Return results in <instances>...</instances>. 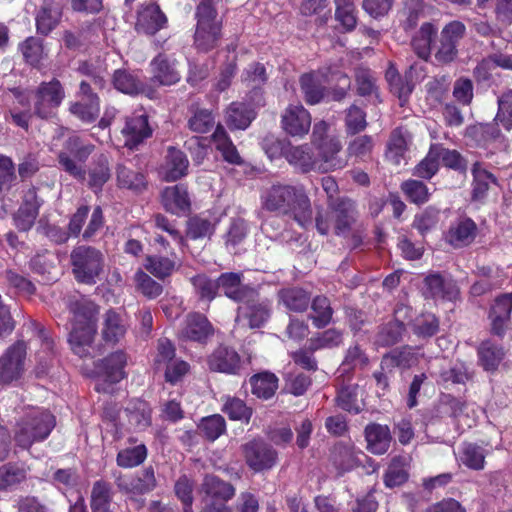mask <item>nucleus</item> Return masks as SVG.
<instances>
[{"instance_id": "f257e3e1", "label": "nucleus", "mask_w": 512, "mask_h": 512, "mask_svg": "<svg viewBox=\"0 0 512 512\" xmlns=\"http://www.w3.org/2000/svg\"><path fill=\"white\" fill-rule=\"evenodd\" d=\"M261 207L277 215L289 216L302 228L312 224V207L302 185L275 182L261 191Z\"/></svg>"}, {"instance_id": "f03ea898", "label": "nucleus", "mask_w": 512, "mask_h": 512, "mask_svg": "<svg viewBox=\"0 0 512 512\" xmlns=\"http://www.w3.org/2000/svg\"><path fill=\"white\" fill-rule=\"evenodd\" d=\"M69 310L73 314L72 329L68 338L70 347L79 357H87L91 354L97 332L98 306L86 298H81L71 301Z\"/></svg>"}, {"instance_id": "7ed1b4c3", "label": "nucleus", "mask_w": 512, "mask_h": 512, "mask_svg": "<svg viewBox=\"0 0 512 512\" xmlns=\"http://www.w3.org/2000/svg\"><path fill=\"white\" fill-rule=\"evenodd\" d=\"M55 427V417L48 411L36 409L19 424L15 432L16 443L28 449L34 442L45 440Z\"/></svg>"}, {"instance_id": "20e7f679", "label": "nucleus", "mask_w": 512, "mask_h": 512, "mask_svg": "<svg viewBox=\"0 0 512 512\" xmlns=\"http://www.w3.org/2000/svg\"><path fill=\"white\" fill-rule=\"evenodd\" d=\"M219 0H203L197 7V28L194 42L198 50L206 52L213 49L219 38L221 25L214 5Z\"/></svg>"}, {"instance_id": "39448f33", "label": "nucleus", "mask_w": 512, "mask_h": 512, "mask_svg": "<svg viewBox=\"0 0 512 512\" xmlns=\"http://www.w3.org/2000/svg\"><path fill=\"white\" fill-rule=\"evenodd\" d=\"M73 274L78 282L95 284L104 268V255L94 247L81 245L71 252Z\"/></svg>"}, {"instance_id": "423d86ee", "label": "nucleus", "mask_w": 512, "mask_h": 512, "mask_svg": "<svg viewBox=\"0 0 512 512\" xmlns=\"http://www.w3.org/2000/svg\"><path fill=\"white\" fill-rule=\"evenodd\" d=\"M466 34V26L458 20L447 23L434 44V57L439 64L453 62L458 55V45Z\"/></svg>"}, {"instance_id": "0eeeda50", "label": "nucleus", "mask_w": 512, "mask_h": 512, "mask_svg": "<svg viewBox=\"0 0 512 512\" xmlns=\"http://www.w3.org/2000/svg\"><path fill=\"white\" fill-rule=\"evenodd\" d=\"M329 125L325 121L316 122L313 126L311 145L320 154L322 162L328 163L330 167H345L347 161L338 156L342 149L340 140L337 137L328 135Z\"/></svg>"}, {"instance_id": "6e6552de", "label": "nucleus", "mask_w": 512, "mask_h": 512, "mask_svg": "<svg viewBox=\"0 0 512 512\" xmlns=\"http://www.w3.org/2000/svg\"><path fill=\"white\" fill-rule=\"evenodd\" d=\"M467 136L475 142L477 147L484 149L487 155L507 152L510 148L509 139L497 124H476L467 129Z\"/></svg>"}, {"instance_id": "1a4fd4ad", "label": "nucleus", "mask_w": 512, "mask_h": 512, "mask_svg": "<svg viewBox=\"0 0 512 512\" xmlns=\"http://www.w3.org/2000/svg\"><path fill=\"white\" fill-rule=\"evenodd\" d=\"M286 160L297 171L309 173L311 171L328 172L330 170L342 169L343 167H330L328 163L322 162L320 154H315L312 145H292L286 151Z\"/></svg>"}, {"instance_id": "9d476101", "label": "nucleus", "mask_w": 512, "mask_h": 512, "mask_svg": "<svg viewBox=\"0 0 512 512\" xmlns=\"http://www.w3.org/2000/svg\"><path fill=\"white\" fill-rule=\"evenodd\" d=\"M65 97L64 89L57 79L42 82L33 93L34 111L41 118L51 116Z\"/></svg>"}, {"instance_id": "9b49d317", "label": "nucleus", "mask_w": 512, "mask_h": 512, "mask_svg": "<svg viewBox=\"0 0 512 512\" xmlns=\"http://www.w3.org/2000/svg\"><path fill=\"white\" fill-rule=\"evenodd\" d=\"M333 65H325L317 71L303 74L300 77L301 91L308 104L319 103L324 96V83L334 80L336 72Z\"/></svg>"}, {"instance_id": "f8f14e48", "label": "nucleus", "mask_w": 512, "mask_h": 512, "mask_svg": "<svg viewBox=\"0 0 512 512\" xmlns=\"http://www.w3.org/2000/svg\"><path fill=\"white\" fill-rule=\"evenodd\" d=\"M26 345L17 342L0 357V385L10 384L20 379L24 372Z\"/></svg>"}, {"instance_id": "ddd939ff", "label": "nucleus", "mask_w": 512, "mask_h": 512, "mask_svg": "<svg viewBox=\"0 0 512 512\" xmlns=\"http://www.w3.org/2000/svg\"><path fill=\"white\" fill-rule=\"evenodd\" d=\"M247 465L255 472L271 469L277 462V452L263 441H251L243 446Z\"/></svg>"}, {"instance_id": "4468645a", "label": "nucleus", "mask_w": 512, "mask_h": 512, "mask_svg": "<svg viewBox=\"0 0 512 512\" xmlns=\"http://www.w3.org/2000/svg\"><path fill=\"white\" fill-rule=\"evenodd\" d=\"M239 306L236 322H247L250 328H258L265 324L271 313V303L268 300H256L249 296Z\"/></svg>"}, {"instance_id": "2eb2a0df", "label": "nucleus", "mask_w": 512, "mask_h": 512, "mask_svg": "<svg viewBox=\"0 0 512 512\" xmlns=\"http://www.w3.org/2000/svg\"><path fill=\"white\" fill-rule=\"evenodd\" d=\"M121 133L125 139L126 147L130 149L137 147L152 135L148 116L143 111H136L131 116L126 117Z\"/></svg>"}, {"instance_id": "dca6fc26", "label": "nucleus", "mask_w": 512, "mask_h": 512, "mask_svg": "<svg viewBox=\"0 0 512 512\" xmlns=\"http://www.w3.org/2000/svg\"><path fill=\"white\" fill-rule=\"evenodd\" d=\"M311 115L301 104L289 105L281 119L283 130L292 137L303 138L310 130Z\"/></svg>"}, {"instance_id": "f3484780", "label": "nucleus", "mask_w": 512, "mask_h": 512, "mask_svg": "<svg viewBox=\"0 0 512 512\" xmlns=\"http://www.w3.org/2000/svg\"><path fill=\"white\" fill-rule=\"evenodd\" d=\"M213 334L214 328L210 321L197 312L186 316L179 331L180 338L198 343H205Z\"/></svg>"}, {"instance_id": "a211bd4d", "label": "nucleus", "mask_w": 512, "mask_h": 512, "mask_svg": "<svg viewBox=\"0 0 512 512\" xmlns=\"http://www.w3.org/2000/svg\"><path fill=\"white\" fill-rule=\"evenodd\" d=\"M423 295L425 298L453 301L459 295L457 284L451 278L439 273H431L424 279Z\"/></svg>"}, {"instance_id": "6ab92c4d", "label": "nucleus", "mask_w": 512, "mask_h": 512, "mask_svg": "<svg viewBox=\"0 0 512 512\" xmlns=\"http://www.w3.org/2000/svg\"><path fill=\"white\" fill-rule=\"evenodd\" d=\"M129 327L126 315L115 309H109L103 315L101 336L107 344L119 343L127 333Z\"/></svg>"}, {"instance_id": "aec40b11", "label": "nucleus", "mask_w": 512, "mask_h": 512, "mask_svg": "<svg viewBox=\"0 0 512 512\" xmlns=\"http://www.w3.org/2000/svg\"><path fill=\"white\" fill-rule=\"evenodd\" d=\"M511 312L512 293L503 294L496 298L489 314L493 334L502 337L510 328Z\"/></svg>"}, {"instance_id": "412c9836", "label": "nucleus", "mask_w": 512, "mask_h": 512, "mask_svg": "<svg viewBox=\"0 0 512 512\" xmlns=\"http://www.w3.org/2000/svg\"><path fill=\"white\" fill-rule=\"evenodd\" d=\"M167 18L156 3L143 5L138 12L136 30L138 32L154 35L165 27Z\"/></svg>"}, {"instance_id": "4be33fe9", "label": "nucleus", "mask_w": 512, "mask_h": 512, "mask_svg": "<svg viewBox=\"0 0 512 512\" xmlns=\"http://www.w3.org/2000/svg\"><path fill=\"white\" fill-rule=\"evenodd\" d=\"M208 366L212 371L238 374L241 369L240 356L234 349L220 346L209 356Z\"/></svg>"}, {"instance_id": "5701e85b", "label": "nucleus", "mask_w": 512, "mask_h": 512, "mask_svg": "<svg viewBox=\"0 0 512 512\" xmlns=\"http://www.w3.org/2000/svg\"><path fill=\"white\" fill-rule=\"evenodd\" d=\"M119 419L127 420L128 429L144 430L151 424V409L147 402L135 399L129 402Z\"/></svg>"}, {"instance_id": "b1692460", "label": "nucleus", "mask_w": 512, "mask_h": 512, "mask_svg": "<svg viewBox=\"0 0 512 512\" xmlns=\"http://www.w3.org/2000/svg\"><path fill=\"white\" fill-rule=\"evenodd\" d=\"M121 490L134 495H142L156 487V478L152 467L145 468L135 476L121 478L118 481Z\"/></svg>"}, {"instance_id": "393cba45", "label": "nucleus", "mask_w": 512, "mask_h": 512, "mask_svg": "<svg viewBox=\"0 0 512 512\" xmlns=\"http://www.w3.org/2000/svg\"><path fill=\"white\" fill-rule=\"evenodd\" d=\"M188 165V159L182 151L169 147L165 164L161 170L163 179L167 182H173L182 178L187 174Z\"/></svg>"}, {"instance_id": "a878e982", "label": "nucleus", "mask_w": 512, "mask_h": 512, "mask_svg": "<svg viewBox=\"0 0 512 512\" xmlns=\"http://www.w3.org/2000/svg\"><path fill=\"white\" fill-rule=\"evenodd\" d=\"M217 289H221L224 294L237 302H244L249 296L255 295L253 289L241 284V274L223 273L217 279Z\"/></svg>"}, {"instance_id": "bb28decb", "label": "nucleus", "mask_w": 512, "mask_h": 512, "mask_svg": "<svg viewBox=\"0 0 512 512\" xmlns=\"http://www.w3.org/2000/svg\"><path fill=\"white\" fill-rule=\"evenodd\" d=\"M126 363V354L123 351H117L101 361L98 365V371L105 382L117 383L125 377L124 367Z\"/></svg>"}, {"instance_id": "cd10ccee", "label": "nucleus", "mask_w": 512, "mask_h": 512, "mask_svg": "<svg viewBox=\"0 0 512 512\" xmlns=\"http://www.w3.org/2000/svg\"><path fill=\"white\" fill-rule=\"evenodd\" d=\"M60 17V6L54 0H41L35 18L37 32L48 35L58 25Z\"/></svg>"}, {"instance_id": "c85d7f7f", "label": "nucleus", "mask_w": 512, "mask_h": 512, "mask_svg": "<svg viewBox=\"0 0 512 512\" xmlns=\"http://www.w3.org/2000/svg\"><path fill=\"white\" fill-rule=\"evenodd\" d=\"M151 71L154 82L160 85H173L180 80V74L176 68V62L171 61L165 54H158L151 61Z\"/></svg>"}, {"instance_id": "c756f323", "label": "nucleus", "mask_w": 512, "mask_h": 512, "mask_svg": "<svg viewBox=\"0 0 512 512\" xmlns=\"http://www.w3.org/2000/svg\"><path fill=\"white\" fill-rule=\"evenodd\" d=\"M367 449L376 455L386 453L391 443V432L387 425L370 424L365 428Z\"/></svg>"}, {"instance_id": "7c9ffc66", "label": "nucleus", "mask_w": 512, "mask_h": 512, "mask_svg": "<svg viewBox=\"0 0 512 512\" xmlns=\"http://www.w3.org/2000/svg\"><path fill=\"white\" fill-rule=\"evenodd\" d=\"M201 491L207 497L226 504L235 496L236 489L231 483L217 476L207 475L201 484Z\"/></svg>"}, {"instance_id": "2f4dec72", "label": "nucleus", "mask_w": 512, "mask_h": 512, "mask_svg": "<svg viewBox=\"0 0 512 512\" xmlns=\"http://www.w3.org/2000/svg\"><path fill=\"white\" fill-rule=\"evenodd\" d=\"M477 226L469 218L461 219L451 225L446 239L453 247L460 248L469 245L475 238Z\"/></svg>"}, {"instance_id": "473e14b6", "label": "nucleus", "mask_w": 512, "mask_h": 512, "mask_svg": "<svg viewBox=\"0 0 512 512\" xmlns=\"http://www.w3.org/2000/svg\"><path fill=\"white\" fill-rule=\"evenodd\" d=\"M162 203L166 211L179 215L190 207L187 190L179 185L167 187L162 192Z\"/></svg>"}, {"instance_id": "72a5a7b5", "label": "nucleus", "mask_w": 512, "mask_h": 512, "mask_svg": "<svg viewBox=\"0 0 512 512\" xmlns=\"http://www.w3.org/2000/svg\"><path fill=\"white\" fill-rule=\"evenodd\" d=\"M437 27L430 23H423L418 32L413 36L411 45L418 57L428 60L431 55L432 42L437 35Z\"/></svg>"}, {"instance_id": "f704fd0d", "label": "nucleus", "mask_w": 512, "mask_h": 512, "mask_svg": "<svg viewBox=\"0 0 512 512\" xmlns=\"http://www.w3.org/2000/svg\"><path fill=\"white\" fill-rule=\"evenodd\" d=\"M410 140V135L406 131L395 129L387 142L386 159L394 165H399L405 158Z\"/></svg>"}, {"instance_id": "c9c22d12", "label": "nucleus", "mask_w": 512, "mask_h": 512, "mask_svg": "<svg viewBox=\"0 0 512 512\" xmlns=\"http://www.w3.org/2000/svg\"><path fill=\"white\" fill-rule=\"evenodd\" d=\"M213 142L216 149L221 153L223 159L233 165L243 164L236 146L233 144L231 139L228 137L225 129L222 126H217L213 135Z\"/></svg>"}, {"instance_id": "e433bc0d", "label": "nucleus", "mask_w": 512, "mask_h": 512, "mask_svg": "<svg viewBox=\"0 0 512 512\" xmlns=\"http://www.w3.org/2000/svg\"><path fill=\"white\" fill-rule=\"evenodd\" d=\"M278 301L290 311H305L310 303L309 294L302 288H284L278 292Z\"/></svg>"}, {"instance_id": "4c0bfd02", "label": "nucleus", "mask_w": 512, "mask_h": 512, "mask_svg": "<svg viewBox=\"0 0 512 512\" xmlns=\"http://www.w3.org/2000/svg\"><path fill=\"white\" fill-rule=\"evenodd\" d=\"M354 212V205L350 200H341L337 205L331 207L334 229L337 235H344L348 232L351 223L354 221Z\"/></svg>"}, {"instance_id": "58836bf2", "label": "nucleus", "mask_w": 512, "mask_h": 512, "mask_svg": "<svg viewBox=\"0 0 512 512\" xmlns=\"http://www.w3.org/2000/svg\"><path fill=\"white\" fill-rule=\"evenodd\" d=\"M472 175V196L476 200L483 199L491 185H498L497 178L479 162L473 165Z\"/></svg>"}, {"instance_id": "ea45409f", "label": "nucleus", "mask_w": 512, "mask_h": 512, "mask_svg": "<svg viewBox=\"0 0 512 512\" xmlns=\"http://www.w3.org/2000/svg\"><path fill=\"white\" fill-rule=\"evenodd\" d=\"M485 451L482 447L473 443H463L458 452V460L461 464L472 470H483L485 467Z\"/></svg>"}, {"instance_id": "a19ab883", "label": "nucleus", "mask_w": 512, "mask_h": 512, "mask_svg": "<svg viewBox=\"0 0 512 512\" xmlns=\"http://www.w3.org/2000/svg\"><path fill=\"white\" fill-rule=\"evenodd\" d=\"M252 393L261 399L271 398L278 388V378L269 372L260 373L250 378Z\"/></svg>"}, {"instance_id": "79ce46f5", "label": "nucleus", "mask_w": 512, "mask_h": 512, "mask_svg": "<svg viewBox=\"0 0 512 512\" xmlns=\"http://www.w3.org/2000/svg\"><path fill=\"white\" fill-rule=\"evenodd\" d=\"M503 356V348L490 340L482 342L478 348L479 362L486 371L496 370Z\"/></svg>"}, {"instance_id": "37998d69", "label": "nucleus", "mask_w": 512, "mask_h": 512, "mask_svg": "<svg viewBox=\"0 0 512 512\" xmlns=\"http://www.w3.org/2000/svg\"><path fill=\"white\" fill-rule=\"evenodd\" d=\"M255 115L245 103H232L227 110L226 122L230 128L246 129Z\"/></svg>"}, {"instance_id": "c03bdc74", "label": "nucleus", "mask_w": 512, "mask_h": 512, "mask_svg": "<svg viewBox=\"0 0 512 512\" xmlns=\"http://www.w3.org/2000/svg\"><path fill=\"white\" fill-rule=\"evenodd\" d=\"M335 19L342 26L343 31L350 32L357 25L356 7L354 0H334Z\"/></svg>"}, {"instance_id": "a18cd8bd", "label": "nucleus", "mask_w": 512, "mask_h": 512, "mask_svg": "<svg viewBox=\"0 0 512 512\" xmlns=\"http://www.w3.org/2000/svg\"><path fill=\"white\" fill-rule=\"evenodd\" d=\"M312 312L310 319L317 328H323L327 326L333 315V310L330 305V301L325 296H317L313 299L311 304Z\"/></svg>"}, {"instance_id": "49530a36", "label": "nucleus", "mask_w": 512, "mask_h": 512, "mask_svg": "<svg viewBox=\"0 0 512 512\" xmlns=\"http://www.w3.org/2000/svg\"><path fill=\"white\" fill-rule=\"evenodd\" d=\"M222 411L228 415L231 420L248 422L252 416V410L245 402L239 398L231 396L222 397Z\"/></svg>"}, {"instance_id": "de8ad7c7", "label": "nucleus", "mask_w": 512, "mask_h": 512, "mask_svg": "<svg viewBox=\"0 0 512 512\" xmlns=\"http://www.w3.org/2000/svg\"><path fill=\"white\" fill-rule=\"evenodd\" d=\"M117 182L119 187L135 192H140L146 185L143 174L132 171L124 165H118L117 167Z\"/></svg>"}, {"instance_id": "09e8293b", "label": "nucleus", "mask_w": 512, "mask_h": 512, "mask_svg": "<svg viewBox=\"0 0 512 512\" xmlns=\"http://www.w3.org/2000/svg\"><path fill=\"white\" fill-rule=\"evenodd\" d=\"M111 492L106 482L96 481L91 493V508L93 512H110Z\"/></svg>"}, {"instance_id": "8fccbe9b", "label": "nucleus", "mask_w": 512, "mask_h": 512, "mask_svg": "<svg viewBox=\"0 0 512 512\" xmlns=\"http://www.w3.org/2000/svg\"><path fill=\"white\" fill-rule=\"evenodd\" d=\"M38 337L41 340L42 349L36 354L37 365L35 368L37 376H42L48 372L53 359V341L48 338L42 330L38 331Z\"/></svg>"}, {"instance_id": "3c124183", "label": "nucleus", "mask_w": 512, "mask_h": 512, "mask_svg": "<svg viewBox=\"0 0 512 512\" xmlns=\"http://www.w3.org/2000/svg\"><path fill=\"white\" fill-rule=\"evenodd\" d=\"M110 178L109 162L106 156L101 155L89 171L88 184L94 191H100Z\"/></svg>"}, {"instance_id": "603ef678", "label": "nucleus", "mask_w": 512, "mask_h": 512, "mask_svg": "<svg viewBox=\"0 0 512 512\" xmlns=\"http://www.w3.org/2000/svg\"><path fill=\"white\" fill-rule=\"evenodd\" d=\"M147 457V449L144 444L125 448L117 455V464L123 468H132L140 465Z\"/></svg>"}, {"instance_id": "864d4df0", "label": "nucleus", "mask_w": 512, "mask_h": 512, "mask_svg": "<svg viewBox=\"0 0 512 512\" xmlns=\"http://www.w3.org/2000/svg\"><path fill=\"white\" fill-rule=\"evenodd\" d=\"M70 111L83 122L91 123L95 121L99 115V99L92 98L91 101L81 99L80 101L71 104Z\"/></svg>"}, {"instance_id": "5fc2aeb1", "label": "nucleus", "mask_w": 512, "mask_h": 512, "mask_svg": "<svg viewBox=\"0 0 512 512\" xmlns=\"http://www.w3.org/2000/svg\"><path fill=\"white\" fill-rule=\"evenodd\" d=\"M198 428L208 440L214 441L226 431V422L221 415L214 414L203 418Z\"/></svg>"}, {"instance_id": "6e6d98bb", "label": "nucleus", "mask_w": 512, "mask_h": 512, "mask_svg": "<svg viewBox=\"0 0 512 512\" xmlns=\"http://www.w3.org/2000/svg\"><path fill=\"white\" fill-rule=\"evenodd\" d=\"M438 144L431 145L426 157L414 168L413 174L423 179H431L439 169L437 158Z\"/></svg>"}, {"instance_id": "4d7b16f0", "label": "nucleus", "mask_w": 512, "mask_h": 512, "mask_svg": "<svg viewBox=\"0 0 512 512\" xmlns=\"http://www.w3.org/2000/svg\"><path fill=\"white\" fill-rule=\"evenodd\" d=\"M290 146L291 142L289 140H281L273 134H267L261 140V147L271 160L281 156L286 159V151Z\"/></svg>"}, {"instance_id": "13d9d810", "label": "nucleus", "mask_w": 512, "mask_h": 512, "mask_svg": "<svg viewBox=\"0 0 512 512\" xmlns=\"http://www.w3.org/2000/svg\"><path fill=\"white\" fill-rule=\"evenodd\" d=\"M176 263L173 259L163 256L147 257L146 269L155 277L163 279L174 271Z\"/></svg>"}, {"instance_id": "bf43d9fd", "label": "nucleus", "mask_w": 512, "mask_h": 512, "mask_svg": "<svg viewBox=\"0 0 512 512\" xmlns=\"http://www.w3.org/2000/svg\"><path fill=\"white\" fill-rule=\"evenodd\" d=\"M406 197L415 204H423L429 200V189L421 181L410 179L401 184Z\"/></svg>"}, {"instance_id": "052dcab7", "label": "nucleus", "mask_w": 512, "mask_h": 512, "mask_svg": "<svg viewBox=\"0 0 512 512\" xmlns=\"http://www.w3.org/2000/svg\"><path fill=\"white\" fill-rule=\"evenodd\" d=\"M498 111L495 121L502 127L510 131L512 130V90L503 93L497 100Z\"/></svg>"}, {"instance_id": "680f3d73", "label": "nucleus", "mask_w": 512, "mask_h": 512, "mask_svg": "<svg viewBox=\"0 0 512 512\" xmlns=\"http://www.w3.org/2000/svg\"><path fill=\"white\" fill-rule=\"evenodd\" d=\"M26 478V470L23 466L7 464L0 467V490L7 489L20 483Z\"/></svg>"}, {"instance_id": "e2e57ef3", "label": "nucleus", "mask_w": 512, "mask_h": 512, "mask_svg": "<svg viewBox=\"0 0 512 512\" xmlns=\"http://www.w3.org/2000/svg\"><path fill=\"white\" fill-rule=\"evenodd\" d=\"M214 230L215 224L203 216H195L188 221L187 235L192 239L210 237Z\"/></svg>"}, {"instance_id": "0e129e2a", "label": "nucleus", "mask_w": 512, "mask_h": 512, "mask_svg": "<svg viewBox=\"0 0 512 512\" xmlns=\"http://www.w3.org/2000/svg\"><path fill=\"white\" fill-rule=\"evenodd\" d=\"M438 328L439 321L432 313L421 314L413 321V331L420 337H431L437 333Z\"/></svg>"}, {"instance_id": "69168bd1", "label": "nucleus", "mask_w": 512, "mask_h": 512, "mask_svg": "<svg viewBox=\"0 0 512 512\" xmlns=\"http://www.w3.org/2000/svg\"><path fill=\"white\" fill-rule=\"evenodd\" d=\"M408 473L404 468V464L400 458H394L384 476V483L387 487L393 488L406 482Z\"/></svg>"}, {"instance_id": "338daca9", "label": "nucleus", "mask_w": 512, "mask_h": 512, "mask_svg": "<svg viewBox=\"0 0 512 512\" xmlns=\"http://www.w3.org/2000/svg\"><path fill=\"white\" fill-rule=\"evenodd\" d=\"M20 50L25 61L31 65H37L43 58L44 50L42 41L35 37H28L20 44Z\"/></svg>"}, {"instance_id": "774afa93", "label": "nucleus", "mask_w": 512, "mask_h": 512, "mask_svg": "<svg viewBox=\"0 0 512 512\" xmlns=\"http://www.w3.org/2000/svg\"><path fill=\"white\" fill-rule=\"evenodd\" d=\"M192 285L201 299L211 301L217 294V280L214 281L205 274H199L191 278Z\"/></svg>"}]
</instances>
